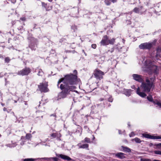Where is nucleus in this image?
Listing matches in <instances>:
<instances>
[{"label":"nucleus","instance_id":"59","mask_svg":"<svg viewBox=\"0 0 161 161\" xmlns=\"http://www.w3.org/2000/svg\"><path fill=\"white\" fill-rule=\"evenodd\" d=\"M120 132H119V134H120Z\"/></svg>","mask_w":161,"mask_h":161},{"label":"nucleus","instance_id":"30","mask_svg":"<svg viewBox=\"0 0 161 161\" xmlns=\"http://www.w3.org/2000/svg\"><path fill=\"white\" fill-rule=\"evenodd\" d=\"M104 3L107 5H109L111 4V3L109 0H105Z\"/></svg>","mask_w":161,"mask_h":161},{"label":"nucleus","instance_id":"49","mask_svg":"<svg viewBox=\"0 0 161 161\" xmlns=\"http://www.w3.org/2000/svg\"><path fill=\"white\" fill-rule=\"evenodd\" d=\"M50 116H54V117H56V115L55 114H51V115H50Z\"/></svg>","mask_w":161,"mask_h":161},{"label":"nucleus","instance_id":"19","mask_svg":"<svg viewBox=\"0 0 161 161\" xmlns=\"http://www.w3.org/2000/svg\"><path fill=\"white\" fill-rule=\"evenodd\" d=\"M30 47L33 50H35L37 48L36 44L35 43L31 44L30 46Z\"/></svg>","mask_w":161,"mask_h":161},{"label":"nucleus","instance_id":"58","mask_svg":"<svg viewBox=\"0 0 161 161\" xmlns=\"http://www.w3.org/2000/svg\"><path fill=\"white\" fill-rule=\"evenodd\" d=\"M21 1H22L23 0H20Z\"/></svg>","mask_w":161,"mask_h":161},{"label":"nucleus","instance_id":"8","mask_svg":"<svg viewBox=\"0 0 161 161\" xmlns=\"http://www.w3.org/2000/svg\"><path fill=\"white\" fill-rule=\"evenodd\" d=\"M31 72V70L29 68L25 67L22 70L19 71L17 74L19 75L24 76L27 75L30 73Z\"/></svg>","mask_w":161,"mask_h":161},{"label":"nucleus","instance_id":"34","mask_svg":"<svg viewBox=\"0 0 161 161\" xmlns=\"http://www.w3.org/2000/svg\"><path fill=\"white\" fill-rule=\"evenodd\" d=\"M157 105L160 108H161V103L159 102L158 101L157 103Z\"/></svg>","mask_w":161,"mask_h":161},{"label":"nucleus","instance_id":"36","mask_svg":"<svg viewBox=\"0 0 161 161\" xmlns=\"http://www.w3.org/2000/svg\"><path fill=\"white\" fill-rule=\"evenodd\" d=\"M113 99L112 97H109L108 99V101L110 102H112L113 101Z\"/></svg>","mask_w":161,"mask_h":161},{"label":"nucleus","instance_id":"10","mask_svg":"<svg viewBox=\"0 0 161 161\" xmlns=\"http://www.w3.org/2000/svg\"><path fill=\"white\" fill-rule=\"evenodd\" d=\"M108 37L107 35L104 36L100 42L101 45L105 46L108 45Z\"/></svg>","mask_w":161,"mask_h":161},{"label":"nucleus","instance_id":"45","mask_svg":"<svg viewBox=\"0 0 161 161\" xmlns=\"http://www.w3.org/2000/svg\"><path fill=\"white\" fill-rule=\"evenodd\" d=\"M154 144H153L152 143H150L149 144V146H154Z\"/></svg>","mask_w":161,"mask_h":161},{"label":"nucleus","instance_id":"18","mask_svg":"<svg viewBox=\"0 0 161 161\" xmlns=\"http://www.w3.org/2000/svg\"><path fill=\"white\" fill-rule=\"evenodd\" d=\"M41 159H44L45 160H47L50 161L52 160H53L54 161H58V158L56 157H53V158H42Z\"/></svg>","mask_w":161,"mask_h":161},{"label":"nucleus","instance_id":"57","mask_svg":"<svg viewBox=\"0 0 161 161\" xmlns=\"http://www.w3.org/2000/svg\"><path fill=\"white\" fill-rule=\"evenodd\" d=\"M75 48V47H72V48L73 49V48Z\"/></svg>","mask_w":161,"mask_h":161},{"label":"nucleus","instance_id":"51","mask_svg":"<svg viewBox=\"0 0 161 161\" xmlns=\"http://www.w3.org/2000/svg\"><path fill=\"white\" fill-rule=\"evenodd\" d=\"M25 102V105H27V104L26 102Z\"/></svg>","mask_w":161,"mask_h":161},{"label":"nucleus","instance_id":"1","mask_svg":"<svg viewBox=\"0 0 161 161\" xmlns=\"http://www.w3.org/2000/svg\"><path fill=\"white\" fill-rule=\"evenodd\" d=\"M60 88L62 91L60 92L58 95V99L66 97L67 96L70 94L71 91H75L76 87L75 86H69L66 85L61 84Z\"/></svg>","mask_w":161,"mask_h":161},{"label":"nucleus","instance_id":"52","mask_svg":"<svg viewBox=\"0 0 161 161\" xmlns=\"http://www.w3.org/2000/svg\"><path fill=\"white\" fill-rule=\"evenodd\" d=\"M49 2H52L53 0H48Z\"/></svg>","mask_w":161,"mask_h":161},{"label":"nucleus","instance_id":"4","mask_svg":"<svg viewBox=\"0 0 161 161\" xmlns=\"http://www.w3.org/2000/svg\"><path fill=\"white\" fill-rule=\"evenodd\" d=\"M146 68L147 69V70H150L152 72L155 73L157 72V67L154 65L152 61L147 60L145 61Z\"/></svg>","mask_w":161,"mask_h":161},{"label":"nucleus","instance_id":"5","mask_svg":"<svg viewBox=\"0 0 161 161\" xmlns=\"http://www.w3.org/2000/svg\"><path fill=\"white\" fill-rule=\"evenodd\" d=\"M93 74L95 78L100 80L103 78V75H104V72L99 69H97L94 71Z\"/></svg>","mask_w":161,"mask_h":161},{"label":"nucleus","instance_id":"50","mask_svg":"<svg viewBox=\"0 0 161 161\" xmlns=\"http://www.w3.org/2000/svg\"><path fill=\"white\" fill-rule=\"evenodd\" d=\"M103 100H104L103 98H101L100 99V100L101 101H103Z\"/></svg>","mask_w":161,"mask_h":161},{"label":"nucleus","instance_id":"40","mask_svg":"<svg viewBox=\"0 0 161 161\" xmlns=\"http://www.w3.org/2000/svg\"><path fill=\"white\" fill-rule=\"evenodd\" d=\"M158 100H156V101H153H153L152 102L154 104H156L157 105V103H158Z\"/></svg>","mask_w":161,"mask_h":161},{"label":"nucleus","instance_id":"33","mask_svg":"<svg viewBox=\"0 0 161 161\" xmlns=\"http://www.w3.org/2000/svg\"><path fill=\"white\" fill-rule=\"evenodd\" d=\"M141 161H152L151 160L149 159H142L141 160ZM153 161H159L158 160H153Z\"/></svg>","mask_w":161,"mask_h":161},{"label":"nucleus","instance_id":"12","mask_svg":"<svg viewBox=\"0 0 161 161\" xmlns=\"http://www.w3.org/2000/svg\"><path fill=\"white\" fill-rule=\"evenodd\" d=\"M56 155L57 157H60L64 160L70 161L72 160L71 158L69 157L62 154H56Z\"/></svg>","mask_w":161,"mask_h":161},{"label":"nucleus","instance_id":"47","mask_svg":"<svg viewBox=\"0 0 161 161\" xmlns=\"http://www.w3.org/2000/svg\"><path fill=\"white\" fill-rule=\"evenodd\" d=\"M3 110L4 111H6L7 110V108H6L4 107L3 108Z\"/></svg>","mask_w":161,"mask_h":161},{"label":"nucleus","instance_id":"11","mask_svg":"<svg viewBox=\"0 0 161 161\" xmlns=\"http://www.w3.org/2000/svg\"><path fill=\"white\" fill-rule=\"evenodd\" d=\"M142 136L143 137L149 139H161V136H151L149 134H143Z\"/></svg>","mask_w":161,"mask_h":161},{"label":"nucleus","instance_id":"7","mask_svg":"<svg viewBox=\"0 0 161 161\" xmlns=\"http://www.w3.org/2000/svg\"><path fill=\"white\" fill-rule=\"evenodd\" d=\"M152 46V43L145 42L139 45V47L141 49H150Z\"/></svg>","mask_w":161,"mask_h":161},{"label":"nucleus","instance_id":"2","mask_svg":"<svg viewBox=\"0 0 161 161\" xmlns=\"http://www.w3.org/2000/svg\"><path fill=\"white\" fill-rule=\"evenodd\" d=\"M154 79L153 77L150 78L147 77L145 81L142 82L141 87L144 92L148 93L150 91L152 88L153 89L154 88Z\"/></svg>","mask_w":161,"mask_h":161},{"label":"nucleus","instance_id":"56","mask_svg":"<svg viewBox=\"0 0 161 161\" xmlns=\"http://www.w3.org/2000/svg\"><path fill=\"white\" fill-rule=\"evenodd\" d=\"M1 135L0 134V137L1 136Z\"/></svg>","mask_w":161,"mask_h":161},{"label":"nucleus","instance_id":"48","mask_svg":"<svg viewBox=\"0 0 161 161\" xmlns=\"http://www.w3.org/2000/svg\"><path fill=\"white\" fill-rule=\"evenodd\" d=\"M131 88H132V89H135V86H134V85L132 86H131Z\"/></svg>","mask_w":161,"mask_h":161},{"label":"nucleus","instance_id":"38","mask_svg":"<svg viewBox=\"0 0 161 161\" xmlns=\"http://www.w3.org/2000/svg\"><path fill=\"white\" fill-rule=\"evenodd\" d=\"M42 6L44 7H46L47 5V4L45 3L44 2H42Z\"/></svg>","mask_w":161,"mask_h":161},{"label":"nucleus","instance_id":"13","mask_svg":"<svg viewBox=\"0 0 161 161\" xmlns=\"http://www.w3.org/2000/svg\"><path fill=\"white\" fill-rule=\"evenodd\" d=\"M136 92L137 94L142 97H144L147 96V95L145 93L143 92H140V88L139 87L137 89Z\"/></svg>","mask_w":161,"mask_h":161},{"label":"nucleus","instance_id":"25","mask_svg":"<svg viewBox=\"0 0 161 161\" xmlns=\"http://www.w3.org/2000/svg\"><path fill=\"white\" fill-rule=\"evenodd\" d=\"M133 141H134L136 142L137 143H140L141 142V140L138 138L136 137L133 139Z\"/></svg>","mask_w":161,"mask_h":161},{"label":"nucleus","instance_id":"20","mask_svg":"<svg viewBox=\"0 0 161 161\" xmlns=\"http://www.w3.org/2000/svg\"><path fill=\"white\" fill-rule=\"evenodd\" d=\"M115 39L113 38L111 39H108V45L109 44L111 45H114L115 42Z\"/></svg>","mask_w":161,"mask_h":161},{"label":"nucleus","instance_id":"53","mask_svg":"<svg viewBox=\"0 0 161 161\" xmlns=\"http://www.w3.org/2000/svg\"><path fill=\"white\" fill-rule=\"evenodd\" d=\"M95 138L94 137V136H93V140H94L95 139Z\"/></svg>","mask_w":161,"mask_h":161},{"label":"nucleus","instance_id":"23","mask_svg":"<svg viewBox=\"0 0 161 161\" xmlns=\"http://www.w3.org/2000/svg\"><path fill=\"white\" fill-rule=\"evenodd\" d=\"M142 8V6H141L140 8L136 7L134 8L133 11L136 13H139L140 11L141 10Z\"/></svg>","mask_w":161,"mask_h":161},{"label":"nucleus","instance_id":"14","mask_svg":"<svg viewBox=\"0 0 161 161\" xmlns=\"http://www.w3.org/2000/svg\"><path fill=\"white\" fill-rule=\"evenodd\" d=\"M125 155V154L119 152L116 154L115 156L118 158L122 159L126 158Z\"/></svg>","mask_w":161,"mask_h":161},{"label":"nucleus","instance_id":"17","mask_svg":"<svg viewBox=\"0 0 161 161\" xmlns=\"http://www.w3.org/2000/svg\"><path fill=\"white\" fill-rule=\"evenodd\" d=\"M121 147L123 150V151L126 153H130L131 152V149L127 147L121 146Z\"/></svg>","mask_w":161,"mask_h":161},{"label":"nucleus","instance_id":"15","mask_svg":"<svg viewBox=\"0 0 161 161\" xmlns=\"http://www.w3.org/2000/svg\"><path fill=\"white\" fill-rule=\"evenodd\" d=\"M132 90L131 89H125L124 90V93L127 96L129 97L131 95V92Z\"/></svg>","mask_w":161,"mask_h":161},{"label":"nucleus","instance_id":"16","mask_svg":"<svg viewBox=\"0 0 161 161\" xmlns=\"http://www.w3.org/2000/svg\"><path fill=\"white\" fill-rule=\"evenodd\" d=\"M77 146L79 147V148H87L89 147V145L88 144L81 145V143H78Z\"/></svg>","mask_w":161,"mask_h":161},{"label":"nucleus","instance_id":"39","mask_svg":"<svg viewBox=\"0 0 161 161\" xmlns=\"http://www.w3.org/2000/svg\"><path fill=\"white\" fill-rule=\"evenodd\" d=\"M134 135L135 134L133 132H131V133L129 135V136L130 137H131V136Z\"/></svg>","mask_w":161,"mask_h":161},{"label":"nucleus","instance_id":"27","mask_svg":"<svg viewBox=\"0 0 161 161\" xmlns=\"http://www.w3.org/2000/svg\"><path fill=\"white\" fill-rule=\"evenodd\" d=\"M57 133H53L51 134V136L53 138H55L57 137Z\"/></svg>","mask_w":161,"mask_h":161},{"label":"nucleus","instance_id":"28","mask_svg":"<svg viewBox=\"0 0 161 161\" xmlns=\"http://www.w3.org/2000/svg\"><path fill=\"white\" fill-rule=\"evenodd\" d=\"M35 159L30 158H25L24 159V161H34Z\"/></svg>","mask_w":161,"mask_h":161},{"label":"nucleus","instance_id":"3","mask_svg":"<svg viewBox=\"0 0 161 161\" xmlns=\"http://www.w3.org/2000/svg\"><path fill=\"white\" fill-rule=\"evenodd\" d=\"M77 76L75 75H73L72 74L67 75L65 76L64 78L60 79L58 81L57 86L58 87L59 84L61 83L64 80H65V82L68 85H73L77 83Z\"/></svg>","mask_w":161,"mask_h":161},{"label":"nucleus","instance_id":"35","mask_svg":"<svg viewBox=\"0 0 161 161\" xmlns=\"http://www.w3.org/2000/svg\"><path fill=\"white\" fill-rule=\"evenodd\" d=\"M92 48L95 49L97 47V45L96 44H93L92 45Z\"/></svg>","mask_w":161,"mask_h":161},{"label":"nucleus","instance_id":"32","mask_svg":"<svg viewBox=\"0 0 161 161\" xmlns=\"http://www.w3.org/2000/svg\"><path fill=\"white\" fill-rule=\"evenodd\" d=\"M10 60L8 57H7L5 58V61L7 63L9 62Z\"/></svg>","mask_w":161,"mask_h":161},{"label":"nucleus","instance_id":"31","mask_svg":"<svg viewBox=\"0 0 161 161\" xmlns=\"http://www.w3.org/2000/svg\"><path fill=\"white\" fill-rule=\"evenodd\" d=\"M154 153L156 154L161 155V151H155L154 152Z\"/></svg>","mask_w":161,"mask_h":161},{"label":"nucleus","instance_id":"60","mask_svg":"<svg viewBox=\"0 0 161 161\" xmlns=\"http://www.w3.org/2000/svg\"><path fill=\"white\" fill-rule=\"evenodd\" d=\"M120 132H119V134H120Z\"/></svg>","mask_w":161,"mask_h":161},{"label":"nucleus","instance_id":"41","mask_svg":"<svg viewBox=\"0 0 161 161\" xmlns=\"http://www.w3.org/2000/svg\"><path fill=\"white\" fill-rule=\"evenodd\" d=\"M20 19L22 21H25V17L21 18Z\"/></svg>","mask_w":161,"mask_h":161},{"label":"nucleus","instance_id":"46","mask_svg":"<svg viewBox=\"0 0 161 161\" xmlns=\"http://www.w3.org/2000/svg\"><path fill=\"white\" fill-rule=\"evenodd\" d=\"M11 2L13 3H14L16 2V0H11Z\"/></svg>","mask_w":161,"mask_h":161},{"label":"nucleus","instance_id":"37","mask_svg":"<svg viewBox=\"0 0 161 161\" xmlns=\"http://www.w3.org/2000/svg\"><path fill=\"white\" fill-rule=\"evenodd\" d=\"M72 29H73L74 30V31H75V30H76L77 29V27L74 25H73L72 26Z\"/></svg>","mask_w":161,"mask_h":161},{"label":"nucleus","instance_id":"54","mask_svg":"<svg viewBox=\"0 0 161 161\" xmlns=\"http://www.w3.org/2000/svg\"><path fill=\"white\" fill-rule=\"evenodd\" d=\"M1 57H2V56L1 55H0V58H1Z\"/></svg>","mask_w":161,"mask_h":161},{"label":"nucleus","instance_id":"44","mask_svg":"<svg viewBox=\"0 0 161 161\" xmlns=\"http://www.w3.org/2000/svg\"><path fill=\"white\" fill-rule=\"evenodd\" d=\"M110 1L113 2V3H115L117 2V0H109Z\"/></svg>","mask_w":161,"mask_h":161},{"label":"nucleus","instance_id":"55","mask_svg":"<svg viewBox=\"0 0 161 161\" xmlns=\"http://www.w3.org/2000/svg\"><path fill=\"white\" fill-rule=\"evenodd\" d=\"M127 161H131V160H127Z\"/></svg>","mask_w":161,"mask_h":161},{"label":"nucleus","instance_id":"21","mask_svg":"<svg viewBox=\"0 0 161 161\" xmlns=\"http://www.w3.org/2000/svg\"><path fill=\"white\" fill-rule=\"evenodd\" d=\"M154 148L156 149H161V143L154 144Z\"/></svg>","mask_w":161,"mask_h":161},{"label":"nucleus","instance_id":"24","mask_svg":"<svg viewBox=\"0 0 161 161\" xmlns=\"http://www.w3.org/2000/svg\"><path fill=\"white\" fill-rule=\"evenodd\" d=\"M32 137V135L30 133H27L26 134L25 136V138L26 139L28 140H29Z\"/></svg>","mask_w":161,"mask_h":161},{"label":"nucleus","instance_id":"43","mask_svg":"<svg viewBox=\"0 0 161 161\" xmlns=\"http://www.w3.org/2000/svg\"><path fill=\"white\" fill-rule=\"evenodd\" d=\"M74 73L75 74V75H77V71L76 70H74Z\"/></svg>","mask_w":161,"mask_h":161},{"label":"nucleus","instance_id":"26","mask_svg":"<svg viewBox=\"0 0 161 161\" xmlns=\"http://www.w3.org/2000/svg\"><path fill=\"white\" fill-rule=\"evenodd\" d=\"M147 100L150 102H152L153 101V98L151 95H149L147 97Z\"/></svg>","mask_w":161,"mask_h":161},{"label":"nucleus","instance_id":"42","mask_svg":"<svg viewBox=\"0 0 161 161\" xmlns=\"http://www.w3.org/2000/svg\"><path fill=\"white\" fill-rule=\"evenodd\" d=\"M61 136V135L60 133H57V137L58 138L60 137Z\"/></svg>","mask_w":161,"mask_h":161},{"label":"nucleus","instance_id":"6","mask_svg":"<svg viewBox=\"0 0 161 161\" xmlns=\"http://www.w3.org/2000/svg\"><path fill=\"white\" fill-rule=\"evenodd\" d=\"M47 82L41 83L38 86V88L41 92H48L49 89L48 87Z\"/></svg>","mask_w":161,"mask_h":161},{"label":"nucleus","instance_id":"9","mask_svg":"<svg viewBox=\"0 0 161 161\" xmlns=\"http://www.w3.org/2000/svg\"><path fill=\"white\" fill-rule=\"evenodd\" d=\"M133 79L139 82H142L143 79L142 76L136 74H134L132 75Z\"/></svg>","mask_w":161,"mask_h":161},{"label":"nucleus","instance_id":"22","mask_svg":"<svg viewBox=\"0 0 161 161\" xmlns=\"http://www.w3.org/2000/svg\"><path fill=\"white\" fill-rule=\"evenodd\" d=\"M84 142H87L88 143H91V140L90 138H87V137H86L85 138L84 141H81V142L82 143H83Z\"/></svg>","mask_w":161,"mask_h":161},{"label":"nucleus","instance_id":"29","mask_svg":"<svg viewBox=\"0 0 161 161\" xmlns=\"http://www.w3.org/2000/svg\"><path fill=\"white\" fill-rule=\"evenodd\" d=\"M43 73L42 69H39L38 72V75L39 76H42L43 74Z\"/></svg>","mask_w":161,"mask_h":161}]
</instances>
